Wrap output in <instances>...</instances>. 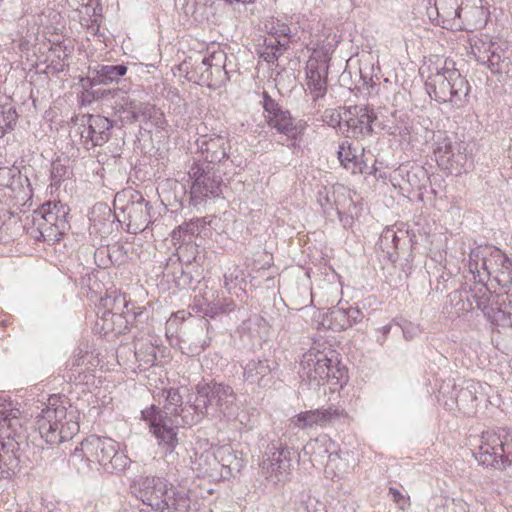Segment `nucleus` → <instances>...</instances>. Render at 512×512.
<instances>
[{
	"label": "nucleus",
	"mask_w": 512,
	"mask_h": 512,
	"mask_svg": "<svg viewBox=\"0 0 512 512\" xmlns=\"http://www.w3.org/2000/svg\"><path fill=\"white\" fill-rule=\"evenodd\" d=\"M130 487L144 505L156 512H177L189 507L187 492L162 477L140 476L132 481Z\"/></svg>",
	"instance_id": "obj_1"
},
{
	"label": "nucleus",
	"mask_w": 512,
	"mask_h": 512,
	"mask_svg": "<svg viewBox=\"0 0 512 512\" xmlns=\"http://www.w3.org/2000/svg\"><path fill=\"white\" fill-rule=\"evenodd\" d=\"M36 417V427L41 438L50 446H57L72 439L79 431L74 411H68L66 401L52 395Z\"/></svg>",
	"instance_id": "obj_2"
},
{
	"label": "nucleus",
	"mask_w": 512,
	"mask_h": 512,
	"mask_svg": "<svg viewBox=\"0 0 512 512\" xmlns=\"http://www.w3.org/2000/svg\"><path fill=\"white\" fill-rule=\"evenodd\" d=\"M163 393L165 394L164 409L160 410L155 405H151L142 411V417L148 423L150 432L156 437L158 445L163 449L165 455L173 457L178 445V437L171 416L173 413H178L183 399L176 388H169Z\"/></svg>",
	"instance_id": "obj_3"
},
{
	"label": "nucleus",
	"mask_w": 512,
	"mask_h": 512,
	"mask_svg": "<svg viewBox=\"0 0 512 512\" xmlns=\"http://www.w3.org/2000/svg\"><path fill=\"white\" fill-rule=\"evenodd\" d=\"M66 205L45 203L39 209L26 216L24 229L35 240H58L69 228Z\"/></svg>",
	"instance_id": "obj_4"
},
{
	"label": "nucleus",
	"mask_w": 512,
	"mask_h": 512,
	"mask_svg": "<svg viewBox=\"0 0 512 512\" xmlns=\"http://www.w3.org/2000/svg\"><path fill=\"white\" fill-rule=\"evenodd\" d=\"M477 462L487 468L505 470L512 465V430L497 427L482 432L474 453Z\"/></svg>",
	"instance_id": "obj_5"
},
{
	"label": "nucleus",
	"mask_w": 512,
	"mask_h": 512,
	"mask_svg": "<svg viewBox=\"0 0 512 512\" xmlns=\"http://www.w3.org/2000/svg\"><path fill=\"white\" fill-rule=\"evenodd\" d=\"M299 374L317 386L325 382L338 385L345 378L346 369L340 365L334 351H330L329 356L324 351L311 348L302 356Z\"/></svg>",
	"instance_id": "obj_6"
},
{
	"label": "nucleus",
	"mask_w": 512,
	"mask_h": 512,
	"mask_svg": "<svg viewBox=\"0 0 512 512\" xmlns=\"http://www.w3.org/2000/svg\"><path fill=\"white\" fill-rule=\"evenodd\" d=\"M81 451L88 461L97 462L110 474L124 472L130 463V459L119 452V443L109 437L92 435L81 443Z\"/></svg>",
	"instance_id": "obj_7"
},
{
	"label": "nucleus",
	"mask_w": 512,
	"mask_h": 512,
	"mask_svg": "<svg viewBox=\"0 0 512 512\" xmlns=\"http://www.w3.org/2000/svg\"><path fill=\"white\" fill-rule=\"evenodd\" d=\"M429 96L439 103L461 106L469 94V83L456 69L444 68L431 75L425 83Z\"/></svg>",
	"instance_id": "obj_8"
},
{
	"label": "nucleus",
	"mask_w": 512,
	"mask_h": 512,
	"mask_svg": "<svg viewBox=\"0 0 512 512\" xmlns=\"http://www.w3.org/2000/svg\"><path fill=\"white\" fill-rule=\"evenodd\" d=\"M190 184L189 202L194 207L203 206L208 199L220 197L223 180L214 167L193 161L188 170Z\"/></svg>",
	"instance_id": "obj_9"
},
{
	"label": "nucleus",
	"mask_w": 512,
	"mask_h": 512,
	"mask_svg": "<svg viewBox=\"0 0 512 512\" xmlns=\"http://www.w3.org/2000/svg\"><path fill=\"white\" fill-rule=\"evenodd\" d=\"M195 392V403H200L207 414L209 407L215 406L223 417H235L237 395L232 386L214 380H202L196 384Z\"/></svg>",
	"instance_id": "obj_10"
},
{
	"label": "nucleus",
	"mask_w": 512,
	"mask_h": 512,
	"mask_svg": "<svg viewBox=\"0 0 512 512\" xmlns=\"http://www.w3.org/2000/svg\"><path fill=\"white\" fill-rule=\"evenodd\" d=\"M505 253L492 245H479L471 249L469 258V271L480 284H487L493 276V270L504 261Z\"/></svg>",
	"instance_id": "obj_11"
},
{
	"label": "nucleus",
	"mask_w": 512,
	"mask_h": 512,
	"mask_svg": "<svg viewBox=\"0 0 512 512\" xmlns=\"http://www.w3.org/2000/svg\"><path fill=\"white\" fill-rule=\"evenodd\" d=\"M113 122L101 115H83L76 130L83 146L90 150L96 146H103L111 137Z\"/></svg>",
	"instance_id": "obj_12"
},
{
	"label": "nucleus",
	"mask_w": 512,
	"mask_h": 512,
	"mask_svg": "<svg viewBox=\"0 0 512 512\" xmlns=\"http://www.w3.org/2000/svg\"><path fill=\"white\" fill-rule=\"evenodd\" d=\"M377 119L374 109L365 105H352L345 108L343 121L347 127V136L360 138L373 132L372 124Z\"/></svg>",
	"instance_id": "obj_13"
},
{
	"label": "nucleus",
	"mask_w": 512,
	"mask_h": 512,
	"mask_svg": "<svg viewBox=\"0 0 512 512\" xmlns=\"http://www.w3.org/2000/svg\"><path fill=\"white\" fill-rule=\"evenodd\" d=\"M195 144L197 151L209 164H221L229 158L230 142L223 135L216 133L201 135Z\"/></svg>",
	"instance_id": "obj_14"
},
{
	"label": "nucleus",
	"mask_w": 512,
	"mask_h": 512,
	"mask_svg": "<svg viewBox=\"0 0 512 512\" xmlns=\"http://www.w3.org/2000/svg\"><path fill=\"white\" fill-rule=\"evenodd\" d=\"M434 155L438 165L451 172H459L466 160V156L460 152V146L443 133L437 135Z\"/></svg>",
	"instance_id": "obj_15"
},
{
	"label": "nucleus",
	"mask_w": 512,
	"mask_h": 512,
	"mask_svg": "<svg viewBox=\"0 0 512 512\" xmlns=\"http://www.w3.org/2000/svg\"><path fill=\"white\" fill-rule=\"evenodd\" d=\"M464 0H429L427 8L429 18L437 25L447 30H454L460 23L457 19L458 11Z\"/></svg>",
	"instance_id": "obj_16"
},
{
	"label": "nucleus",
	"mask_w": 512,
	"mask_h": 512,
	"mask_svg": "<svg viewBox=\"0 0 512 512\" xmlns=\"http://www.w3.org/2000/svg\"><path fill=\"white\" fill-rule=\"evenodd\" d=\"M243 370V378L247 383L266 388L274 383V373L278 370V363L270 359H252Z\"/></svg>",
	"instance_id": "obj_17"
},
{
	"label": "nucleus",
	"mask_w": 512,
	"mask_h": 512,
	"mask_svg": "<svg viewBox=\"0 0 512 512\" xmlns=\"http://www.w3.org/2000/svg\"><path fill=\"white\" fill-rule=\"evenodd\" d=\"M458 27L455 31H474L483 28L489 16V12L483 6V0H464L458 11Z\"/></svg>",
	"instance_id": "obj_18"
},
{
	"label": "nucleus",
	"mask_w": 512,
	"mask_h": 512,
	"mask_svg": "<svg viewBox=\"0 0 512 512\" xmlns=\"http://www.w3.org/2000/svg\"><path fill=\"white\" fill-rule=\"evenodd\" d=\"M273 448L275 451L271 456L263 459L260 467L267 479L275 482L284 481L291 469L290 451L288 448Z\"/></svg>",
	"instance_id": "obj_19"
},
{
	"label": "nucleus",
	"mask_w": 512,
	"mask_h": 512,
	"mask_svg": "<svg viewBox=\"0 0 512 512\" xmlns=\"http://www.w3.org/2000/svg\"><path fill=\"white\" fill-rule=\"evenodd\" d=\"M337 155L343 167L354 174L363 173L367 168V162L364 159V148L355 147L348 140L339 145Z\"/></svg>",
	"instance_id": "obj_20"
},
{
	"label": "nucleus",
	"mask_w": 512,
	"mask_h": 512,
	"mask_svg": "<svg viewBox=\"0 0 512 512\" xmlns=\"http://www.w3.org/2000/svg\"><path fill=\"white\" fill-rule=\"evenodd\" d=\"M481 390L482 384L480 382L462 380L460 383H453L450 398L459 409H468L473 407Z\"/></svg>",
	"instance_id": "obj_21"
},
{
	"label": "nucleus",
	"mask_w": 512,
	"mask_h": 512,
	"mask_svg": "<svg viewBox=\"0 0 512 512\" xmlns=\"http://www.w3.org/2000/svg\"><path fill=\"white\" fill-rule=\"evenodd\" d=\"M116 105L120 110L129 114L132 121L147 122L157 114L154 105L140 102L130 95H123L119 101L116 102Z\"/></svg>",
	"instance_id": "obj_22"
},
{
	"label": "nucleus",
	"mask_w": 512,
	"mask_h": 512,
	"mask_svg": "<svg viewBox=\"0 0 512 512\" xmlns=\"http://www.w3.org/2000/svg\"><path fill=\"white\" fill-rule=\"evenodd\" d=\"M226 54L223 51H217L210 54V66L206 74L201 73L198 81L209 87L220 86L227 80V71L225 70ZM207 65V63L205 64Z\"/></svg>",
	"instance_id": "obj_23"
},
{
	"label": "nucleus",
	"mask_w": 512,
	"mask_h": 512,
	"mask_svg": "<svg viewBox=\"0 0 512 512\" xmlns=\"http://www.w3.org/2000/svg\"><path fill=\"white\" fill-rule=\"evenodd\" d=\"M327 66L309 61L307 65V87L314 101L323 98L327 92Z\"/></svg>",
	"instance_id": "obj_24"
},
{
	"label": "nucleus",
	"mask_w": 512,
	"mask_h": 512,
	"mask_svg": "<svg viewBox=\"0 0 512 512\" xmlns=\"http://www.w3.org/2000/svg\"><path fill=\"white\" fill-rule=\"evenodd\" d=\"M7 438V441L0 440V479L10 477L18 467L15 452L20 449V442L10 436Z\"/></svg>",
	"instance_id": "obj_25"
},
{
	"label": "nucleus",
	"mask_w": 512,
	"mask_h": 512,
	"mask_svg": "<svg viewBox=\"0 0 512 512\" xmlns=\"http://www.w3.org/2000/svg\"><path fill=\"white\" fill-rule=\"evenodd\" d=\"M208 414L202 408L200 403H195V399L192 404L181 405L178 408V413L172 414L173 427L177 432L178 426H193L198 424Z\"/></svg>",
	"instance_id": "obj_26"
},
{
	"label": "nucleus",
	"mask_w": 512,
	"mask_h": 512,
	"mask_svg": "<svg viewBox=\"0 0 512 512\" xmlns=\"http://www.w3.org/2000/svg\"><path fill=\"white\" fill-rule=\"evenodd\" d=\"M214 460L223 468L227 469V472L230 474L240 472L244 466L242 453L234 450L229 445H223L217 448L214 452Z\"/></svg>",
	"instance_id": "obj_27"
},
{
	"label": "nucleus",
	"mask_w": 512,
	"mask_h": 512,
	"mask_svg": "<svg viewBox=\"0 0 512 512\" xmlns=\"http://www.w3.org/2000/svg\"><path fill=\"white\" fill-rule=\"evenodd\" d=\"M267 122L278 133L286 135L291 139H295L302 131V127L295 122L288 110H283L275 116H270Z\"/></svg>",
	"instance_id": "obj_28"
},
{
	"label": "nucleus",
	"mask_w": 512,
	"mask_h": 512,
	"mask_svg": "<svg viewBox=\"0 0 512 512\" xmlns=\"http://www.w3.org/2000/svg\"><path fill=\"white\" fill-rule=\"evenodd\" d=\"M104 307L108 308L109 311L114 315L123 316L127 323L135 320L138 315L142 314V311L136 312L133 307L129 306L125 295L117 294L107 296L103 300Z\"/></svg>",
	"instance_id": "obj_29"
},
{
	"label": "nucleus",
	"mask_w": 512,
	"mask_h": 512,
	"mask_svg": "<svg viewBox=\"0 0 512 512\" xmlns=\"http://www.w3.org/2000/svg\"><path fill=\"white\" fill-rule=\"evenodd\" d=\"M126 211L129 218V226L135 230H144L152 222V205L149 202L140 204H127Z\"/></svg>",
	"instance_id": "obj_30"
},
{
	"label": "nucleus",
	"mask_w": 512,
	"mask_h": 512,
	"mask_svg": "<svg viewBox=\"0 0 512 512\" xmlns=\"http://www.w3.org/2000/svg\"><path fill=\"white\" fill-rule=\"evenodd\" d=\"M127 66L118 65H98L93 69V82L96 84L109 85L117 82L120 77L127 73Z\"/></svg>",
	"instance_id": "obj_31"
},
{
	"label": "nucleus",
	"mask_w": 512,
	"mask_h": 512,
	"mask_svg": "<svg viewBox=\"0 0 512 512\" xmlns=\"http://www.w3.org/2000/svg\"><path fill=\"white\" fill-rule=\"evenodd\" d=\"M287 48V40H273L272 38H266L262 49L259 51V55L260 58L267 63L273 64L287 50Z\"/></svg>",
	"instance_id": "obj_32"
},
{
	"label": "nucleus",
	"mask_w": 512,
	"mask_h": 512,
	"mask_svg": "<svg viewBox=\"0 0 512 512\" xmlns=\"http://www.w3.org/2000/svg\"><path fill=\"white\" fill-rule=\"evenodd\" d=\"M491 277L499 286L507 289V292L512 289V260L505 254L504 261H501L496 270H493Z\"/></svg>",
	"instance_id": "obj_33"
},
{
	"label": "nucleus",
	"mask_w": 512,
	"mask_h": 512,
	"mask_svg": "<svg viewBox=\"0 0 512 512\" xmlns=\"http://www.w3.org/2000/svg\"><path fill=\"white\" fill-rule=\"evenodd\" d=\"M399 242L400 237L397 235V232L393 228L387 227L380 234L377 244L379 249L386 252L389 258H392L396 254Z\"/></svg>",
	"instance_id": "obj_34"
},
{
	"label": "nucleus",
	"mask_w": 512,
	"mask_h": 512,
	"mask_svg": "<svg viewBox=\"0 0 512 512\" xmlns=\"http://www.w3.org/2000/svg\"><path fill=\"white\" fill-rule=\"evenodd\" d=\"M266 28L270 35L269 38H272L273 40H287L289 44L294 41L296 36V33L292 32L291 27L280 20L271 21L266 25Z\"/></svg>",
	"instance_id": "obj_35"
},
{
	"label": "nucleus",
	"mask_w": 512,
	"mask_h": 512,
	"mask_svg": "<svg viewBox=\"0 0 512 512\" xmlns=\"http://www.w3.org/2000/svg\"><path fill=\"white\" fill-rule=\"evenodd\" d=\"M482 285L481 288L474 292L472 298L476 303V307L485 315L498 300L496 297H493L486 284Z\"/></svg>",
	"instance_id": "obj_36"
},
{
	"label": "nucleus",
	"mask_w": 512,
	"mask_h": 512,
	"mask_svg": "<svg viewBox=\"0 0 512 512\" xmlns=\"http://www.w3.org/2000/svg\"><path fill=\"white\" fill-rule=\"evenodd\" d=\"M319 413V426L326 427L328 425H333L341 418L346 416L345 410L340 409L336 406H328L317 409Z\"/></svg>",
	"instance_id": "obj_37"
},
{
	"label": "nucleus",
	"mask_w": 512,
	"mask_h": 512,
	"mask_svg": "<svg viewBox=\"0 0 512 512\" xmlns=\"http://www.w3.org/2000/svg\"><path fill=\"white\" fill-rule=\"evenodd\" d=\"M497 45L493 43L488 35L476 40L471 44V53L474 55L477 62L480 64L486 63V56L493 50Z\"/></svg>",
	"instance_id": "obj_38"
},
{
	"label": "nucleus",
	"mask_w": 512,
	"mask_h": 512,
	"mask_svg": "<svg viewBox=\"0 0 512 512\" xmlns=\"http://www.w3.org/2000/svg\"><path fill=\"white\" fill-rule=\"evenodd\" d=\"M484 317L493 327H506L511 324L510 315L504 311L499 301L488 311Z\"/></svg>",
	"instance_id": "obj_39"
},
{
	"label": "nucleus",
	"mask_w": 512,
	"mask_h": 512,
	"mask_svg": "<svg viewBox=\"0 0 512 512\" xmlns=\"http://www.w3.org/2000/svg\"><path fill=\"white\" fill-rule=\"evenodd\" d=\"M236 307V304L232 299L224 298L219 300L217 303H208L206 307L203 309L205 316L210 318H215L220 314H226L233 311Z\"/></svg>",
	"instance_id": "obj_40"
},
{
	"label": "nucleus",
	"mask_w": 512,
	"mask_h": 512,
	"mask_svg": "<svg viewBox=\"0 0 512 512\" xmlns=\"http://www.w3.org/2000/svg\"><path fill=\"white\" fill-rule=\"evenodd\" d=\"M505 51L499 45H497L490 53L486 56V63L488 69L493 74H500L503 72V64L505 61Z\"/></svg>",
	"instance_id": "obj_41"
},
{
	"label": "nucleus",
	"mask_w": 512,
	"mask_h": 512,
	"mask_svg": "<svg viewBox=\"0 0 512 512\" xmlns=\"http://www.w3.org/2000/svg\"><path fill=\"white\" fill-rule=\"evenodd\" d=\"M319 413L318 410H308L305 412H301L296 415L292 422L293 424L300 429H308L319 426Z\"/></svg>",
	"instance_id": "obj_42"
},
{
	"label": "nucleus",
	"mask_w": 512,
	"mask_h": 512,
	"mask_svg": "<svg viewBox=\"0 0 512 512\" xmlns=\"http://www.w3.org/2000/svg\"><path fill=\"white\" fill-rule=\"evenodd\" d=\"M328 318L330 326L334 330L341 331L351 327L347 312L344 308L334 307L331 309Z\"/></svg>",
	"instance_id": "obj_43"
},
{
	"label": "nucleus",
	"mask_w": 512,
	"mask_h": 512,
	"mask_svg": "<svg viewBox=\"0 0 512 512\" xmlns=\"http://www.w3.org/2000/svg\"><path fill=\"white\" fill-rule=\"evenodd\" d=\"M17 120V113L13 108L1 107L0 109V129L1 136H3L6 131L13 129Z\"/></svg>",
	"instance_id": "obj_44"
},
{
	"label": "nucleus",
	"mask_w": 512,
	"mask_h": 512,
	"mask_svg": "<svg viewBox=\"0 0 512 512\" xmlns=\"http://www.w3.org/2000/svg\"><path fill=\"white\" fill-rule=\"evenodd\" d=\"M329 439L325 437L321 439H315L307 443L304 447L303 451L305 454L315 455L316 457H325L328 452L327 443H329Z\"/></svg>",
	"instance_id": "obj_45"
},
{
	"label": "nucleus",
	"mask_w": 512,
	"mask_h": 512,
	"mask_svg": "<svg viewBox=\"0 0 512 512\" xmlns=\"http://www.w3.org/2000/svg\"><path fill=\"white\" fill-rule=\"evenodd\" d=\"M449 297L451 302L454 303L458 315L464 314L472 309V303L468 299L466 302L463 300L462 291L455 290L449 294Z\"/></svg>",
	"instance_id": "obj_46"
},
{
	"label": "nucleus",
	"mask_w": 512,
	"mask_h": 512,
	"mask_svg": "<svg viewBox=\"0 0 512 512\" xmlns=\"http://www.w3.org/2000/svg\"><path fill=\"white\" fill-rule=\"evenodd\" d=\"M241 274V270L236 265L228 267L223 275L224 288L230 291L233 287H235L237 284L236 282L241 276Z\"/></svg>",
	"instance_id": "obj_47"
},
{
	"label": "nucleus",
	"mask_w": 512,
	"mask_h": 512,
	"mask_svg": "<svg viewBox=\"0 0 512 512\" xmlns=\"http://www.w3.org/2000/svg\"><path fill=\"white\" fill-rule=\"evenodd\" d=\"M199 224L204 225V221L200 218H196L187 223H183L178 227V230L173 231V238L177 237V234L184 232L186 234L194 235L199 233Z\"/></svg>",
	"instance_id": "obj_48"
},
{
	"label": "nucleus",
	"mask_w": 512,
	"mask_h": 512,
	"mask_svg": "<svg viewBox=\"0 0 512 512\" xmlns=\"http://www.w3.org/2000/svg\"><path fill=\"white\" fill-rule=\"evenodd\" d=\"M263 108L267 113V120H269L270 116H275L284 110L267 92L263 94Z\"/></svg>",
	"instance_id": "obj_49"
},
{
	"label": "nucleus",
	"mask_w": 512,
	"mask_h": 512,
	"mask_svg": "<svg viewBox=\"0 0 512 512\" xmlns=\"http://www.w3.org/2000/svg\"><path fill=\"white\" fill-rule=\"evenodd\" d=\"M388 495L391 497L393 502L398 506L399 509L405 510L410 506V498L407 495H404L397 488L391 487L389 489Z\"/></svg>",
	"instance_id": "obj_50"
},
{
	"label": "nucleus",
	"mask_w": 512,
	"mask_h": 512,
	"mask_svg": "<svg viewBox=\"0 0 512 512\" xmlns=\"http://www.w3.org/2000/svg\"><path fill=\"white\" fill-rule=\"evenodd\" d=\"M348 315V320L350 322V325H354L356 323H359L364 318V314L361 309L358 307H349L345 309Z\"/></svg>",
	"instance_id": "obj_51"
},
{
	"label": "nucleus",
	"mask_w": 512,
	"mask_h": 512,
	"mask_svg": "<svg viewBox=\"0 0 512 512\" xmlns=\"http://www.w3.org/2000/svg\"><path fill=\"white\" fill-rule=\"evenodd\" d=\"M318 202H319L320 206L323 208L324 212H327L328 210L333 208L331 199L326 190L318 192Z\"/></svg>",
	"instance_id": "obj_52"
},
{
	"label": "nucleus",
	"mask_w": 512,
	"mask_h": 512,
	"mask_svg": "<svg viewBox=\"0 0 512 512\" xmlns=\"http://www.w3.org/2000/svg\"><path fill=\"white\" fill-rule=\"evenodd\" d=\"M210 62V55L207 56V57H204L201 61L200 64H198L196 67H195V71L197 73H199V77L201 76V73H204L206 74L207 71L209 70L210 66L208 65H204V64H208Z\"/></svg>",
	"instance_id": "obj_53"
},
{
	"label": "nucleus",
	"mask_w": 512,
	"mask_h": 512,
	"mask_svg": "<svg viewBox=\"0 0 512 512\" xmlns=\"http://www.w3.org/2000/svg\"><path fill=\"white\" fill-rule=\"evenodd\" d=\"M144 197L138 191H130V200L128 204L146 203Z\"/></svg>",
	"instance_id": "obj_54"
},
{
	"label": "nucleus",
	"mask_w": 512,
	"mask_h": 512,
	"mask_svg": "<svg viewBox=\"0 0 512 512\" xmlns=\"http://www.w3.org/2000/svg\"><path fill=\"white\" fill-rule=\"evenodd\" d=\"M341 121H343V116L340 113L331 112L330 120L328 121L329 125H340Z\"/></svg>",
	"instance_id": "obj_55"
},
{
	"label": "nucleus",
	"mask_w": 512,
	"mask_h": 512,
	"mask_svg": "<svg viewBox=\"0 0 512 512\" xmlns=\"http://www.w3.org/2000/svg\"><path fill=\"white\" fill-rule=\"evenodd\" d=\"M390 330H391V325L390 324H387V325H384L383 327H381L379 329V331L382 333L383 337L382 338H378L377 342L380 343L381 345H383L385 340H386V336L390 332Z\"/></svg>",
	"instance_id": "obj_56"
},
{
	"label": "nucleus",
	"mask_w": 512,
	"mask_h": 512,
	"mask_svg": "<svg viewBox=\"0 0 512 512\" xmlns=\"http://www.w3.org/2000/svg\"><path fill=\"white\" fill-rule=\"evenodd\" d=\"M362 80H363V85L366 86V88H367L368 94H371V91L374 88V82L372 81V78L367 80L366 77L362 76Z\"/></svg>",
	"instance_id": "obj_57"
},
{
	"label": "nucleus",
	"mask_w": 512,
	"mask_h": 512,
	"mask_svg": "<svg viewBox=\"0 0 512 512\" xmlns=\"http://www.w3.org/2000/svg\"><path fill=\"white\" fill-rule=\"evenodd\" d=\"M62 166L60 165H54L52 169V178L56 179L58 175L60 176V171L62 170Z\"/></svg>",
	"instance_id": "obj_58"
},
{
	"label": "nucleus",
	"mask_w": 512,
	"mask_h": 512,
	"mask_svg": "<svg viewBox=\"0 0 512 512\" xmlns=\"http://www.w3.org/2000/svg\"><path fill=\"white\" fill-rule=\"evenodd\" d=\"M77 358L72 362V368L80 366V359L83 358L82 350H79Z\"/></svg>",
	"instance_id": "obj_59"
}]
</instances>
